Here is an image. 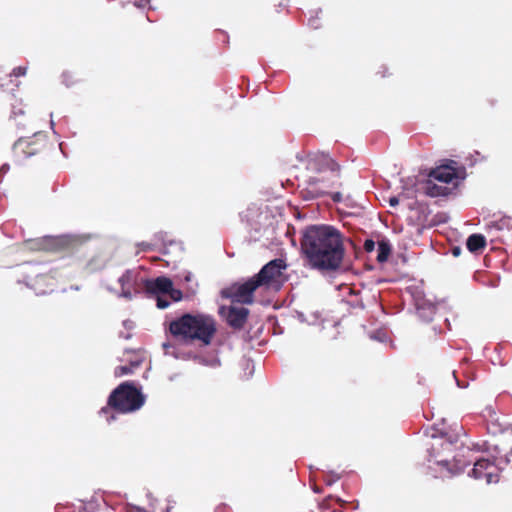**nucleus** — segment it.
Returning <instances> with one entry per match:
<instances>
[{"mask_svg":"<svg viewBox=\"0 0 512 512\" xmlns=\"http://www.w3.org/2000/svg\"><path fill=\"white\" fill-rule=\"evenodd\" d=\"M300 251L306 264L320 272L341 268L345 256L343 236L330 225H310L301 232Z\"/></svg>","mask_w":512,"mask_h":512,"instance_id":"nucleus-1","label":"nucleus"},{"mask_svg":"<svg viewBox=\"0 0 512 512\" xmlns=\"http://www.w3.org/2000/svg\"><path fill=\"white\" fill-rule=\"evenodd\" d=\"M169 332L183 343H199L209 346L217 332V323L213 316L204 313H185L169 323Z\"/></svg>","mask_w":512,"mask_h":512,"instance_id":"nucleus-2","label":"nucleus"},{"mask_svg":"<svg viewBox=\"0 0 512 512\" xmlns=\"http://www.w3.org/2000/svg\"><path fill=\"white\" fill-rule=\"evenodd\" d=\"M145 403V396L133 382H123L109 395L107 406L102 407L100 414L106 415L113 409L119 413H131L139 410Z\"/></svg>","mask_w":512,"mask_h":512,"instance_id":"nucleus-3","label":"nucleus"},{"mask_svg":"<svg viewBox=\"0 0 512 512\" xmlns=\"http://www.w3.org/2000/svg\"><path fill=\"white\" fill-rule=\"evenodd\" d=\"M52 148L46 135L34 133L32 138H19L13 145V157L17 163H22L28 158L39 156L46 157Z\"/></svg>","mask_w":512,"mask_h":512,"instance_id":"nucleus-4","label":"nucleus"},{"mask_svg":"<svg viewBox=\"0 0 512 512\" xmlns=\"http://www.w3.org/2000/svg\"><path fill=\"white\" fill-rule=\"evenodd\" d=\"M27 244L33 250L73 253L81 247L82 240L72 235L46 236L27 241Z\"/></svg>","mask_w":512,"mask_h":512,"instance_id":"nucleus-5","label":"nucleus"},{"mask_svg":"<svg viewBox=\"0 0 512 512\" xmlns=\"http://www.w3.org/2000/svg\"><path fill=\"white\" fill-rule=\"evenodd\" d=\"M261 287L254 276L244 283H234L222 290V296L230 299L233 303L252 304L254 292Z\"/></svg>","mask_w":512,"mask_h":512,"instance_id":"nucleus-6","label":"nucleus"},{"mask_svg":"<svg viewBox=\"0 0 512 512\" xmlns=\"http://www.w3.org/2000/svg\"><path fill=\"white\" fill-rule=\"evenodd\" d=\"M285 268L286 263L283 259H274L264 265L254 278L260 286L272 287L281 282Z\"/></svg>","mask_w":512,"mask_h":512,"instance_id":"nucleus-7","label":"nucleus"},{"mask_svg":"<svg viewBox=\"0 0 512 512\" xmlns=\"http://www.w3.org/2000/svg\"><path fill=\"white\" fill-rule=\"evenodd\" d=\"M143 285L148 294L156 296L159 309H165L170 305V302L163 297L171 289L172 280L170 278L159 276L155 279H146L143 281Z\"/></svg>","mask_w":512,"mask_h":512,"instance_id":"nucleus-8","label":"nucleus"},{"mask_svg":"<svg viewBox=\"0 0 512 512\" xmlns=\"http://www.w3.org/2000/svg\"><path fill=\"white\" fill-rule=\"evenodd\" d=\"M428 177L435 181L447 185L453 180L459 178L458 163L454 160H447L445 164L439 165L431 169Z\"/></svg>","mask_w":512,"mask_h":512,"instance_id":"nucleus-9","label":"nucleus"},{"mask_svg":"<svg viewBox=\"0 0 512 512\" xmlns=\"http://www.w3.org/2000/svg\"><path fill=\"white\" fill-rule=\"evenodd\" d=\"M471 476L475 479H485L488 484L497 483L499 481V473L495 464L484 458L475 462Z\"/></svg>","mask_w":512,"mask_h":512,"instance_id":"nucleus-10","label":"nucleus"},{"mask_svg":"<svg viewBox=\"0 0 512 512\" xmlns=\"http://www.w3.org/2000/svg\"><path fill=\"white\" fill-rule=\"evenodd\" d=\"M249 315V310L245 307L230 306L226 313V321L234 329L244 327Z\"/></svg>","mask_w":512,"mask_h":512,"instance_id":"nucleus-11","label":"nucleus"},{"mask_svg":"<svg viewBox=\"0 0 512 512\" xmlns=\"http://www.w3.org/2000/svg\"><path fill=\"white\" fill-rule=\"evenodd\" d=\"M420 189L423 194L429 197L447 196L452 192V188L439 183L430 177L421 183Z\"/></svg>","mask_w":512,"mask_h":512,"instance_id":"nucleus-12","label":"nucleus"},{"mask_svg":"<svg viewBox=\"0 0 512 512\" xmlns=\"http://www.w3.org/2000/svg\"><path fill=\"white\" fill-rule=\"evenodd\" d=\"M137 272L133 270H127L120 278L119 283L121 285V294L127 299H131L133 292L135 291V285L137 282Z\"/></svg>","mask_w":512,"mask_h":512,"instance_id":"nucleus-13","label":"nucleus"},{"mask_svg":"<svg viewBox=\"0 0 512 512\" xmlns=\"http://www.w3.org/2000/svg\"><path fill=\"white\" fill-rule=\"evenodd\" d=\"M467 249L472 253L481 252L486 246V239L481 234H472L466 242Z\"/></svg>","mask_w":512,"mask_h":512,"instance_id":"nucleus-14","label":"nucleus"},{"mask_svg":"<svg viewBox=\"0 0 512 512\" xmlns=\"http://www.w3.org/2000/svg\"><path fill=\"white\" fill-rule=\"evenodd\" d=\"M391 253V246L386 241H380L378 243V249H377V261L380 263H383L387 261L389 255Z\"/></svg>","mask_w":512,"mask_h":512,"instance_id":"nucleus-15","label":"nucleus"},{"mask_svg":"<svg viewBox=\"0 0 512 512\" xmlns=\"http://www.w3.org/2000/svg\"><path fill=\"white\" fill-rule=\"evenodd\" d=\"M327 164L330 167V170L336 176L337 180L333 181L330 185L326 186V188H340L342 187V183L340 182V166L333 159H328Z\"/></svg>","mask_w":512,"mask_h":512,"instance_id":"nucleus-16","label":"nucleus"},{"mask_svg":"<svg viewBox=\"0 0 512 512\" xmlns=\"http://www.w3.org/2000/svg\"><path fill=\"white\" fill-rule=\"evenodd\" d=\"M54 277L50 274H39L35 277L33 287L36 289L38 285L45 284L48 287H52L54 285Z\"/></svg>","mask_w":512,"mask_h":512,"instance_id":"nucleus-17","label":"nucleus"},{"mask_svg":"<svg viewBox=\"0 0 512 512\" xmlns=\"http://www.w3.org/2000/svg\"><path fill=\"white\" fill-rule=\"evenodd\" d=\"M24 115H25V111L21 107L17 108L15 106V104H13L12 118L15 121V125L19 128H26V126L29 122V121H26V122L18 121V117L24 116Z\"/></svg>","mask_w":512,"mask_h":512,"instance_id":"nucleus-18","label":"nucleus"},{"mask_svg":"<svg viewBox=\"0 0 512 512\" xmlns=\"http://www.w3.org/2000/svg\"><path fill=\"white\" fill-rule=\"evenodd\" d=\"M331 500H335L341 507H344L347 502L342 500L341 498H334L333 496H328L327 498H325L322 503L320 504V507L322 509H330L331 508V505H330V501Z\"/></svg>","mask_w":512,"mask_h":512,"instance_id":"nucleus-19","label":"nucleus"},{"mask_svg":"<svg viewBox=\"0 0 512 512\" xmlns=\"http://www.w3.org/2000/svg\"><path fill=\"white\" fill-rule=\"evenodd\" d=\"M167 296H169V298L174 301V302H177V301H180L183 297V294H182V291L179 290V289H175L173 287V284L171 285V289H169V291L167 292Z\"/></svg>","mask_w":512,"mask_h":512,"instance_id":"nucleus-20","label":"nucleus"},{"mask_svg":"<svg viewBox=\"0 0 512 512\" xmlns=\"http://www.w3.org/2000/svg\"><path fill=\"white\" fill-rule=\"evenodd\" d=\"M131 373H133V368L129 367L128 365L118 366L115 369L116 376H123Z\"/></svg>","mask_w":512,"mask_h":512,"instance_id":"nucleus-21","label":"nucleus"},{"mask_svg":"<svg viewBox=\"0 0 512 512\" xmlns=\"http://www.w3.org/2000/svg\"><path fill=\"white\" fill-rule=\"evenodd\" d=\"M27 72V68L26 67H22V66H19V67H16L12 70L11 74L9 75V77H20V76H24Z\"/></svg>","mask_w":512,"mask_h":512,"instance_id":"nucleus-22","label":"nucleus"},{"mask_svg":"<svg viewBox=\"0 0 512 512\" xmlns=\"http://www.w3.org/2000/svg\"><path fill=\"white\" fill-rule=\"evenodd\" d=\"M138 251L137 252H147L152 251L154 249V245L148 242H141L137 244Z\"/></svg>","mask_w":512,"mask_h":512,"instance_id":"nucleus-23","label":"nucleus"},{"mask_svg":"<svg viewBox=\"0 0 512 512\" xmlns=\"http://www.w3.org/2000/svg\"><path fill=\"white\" fill-rule=\"evenodd\" d=\"M363 247L367 253H371L375 250V242L372 239H366Z\"/></svg>","mask_w":512,"mask_h":512,"instance_id":"nucleus-24","label":"nucleus"},{"mask_svg":"<svg viewBox=\"0 0 512 512\" xmlns=\"http://www.w3.org/2000/svg\"><path fill=\"white\" fill-rule=\"evenodd\" d=\"M330 197H331L332 201L335 203H340L343 200L342 194L338 191L331 193Z\"/></svg>","mask_w":512,"mask_h":512,"instance_id":"nucleus-25","label":"nucleus"},{"mask_svg":"<svg viewBox=\"0 0 512 512\" xmlns=\"http://www.w3.org/2000/svg\"><path fill=\"white\" fill-rule=\"evenodd\" d=\"M141 362L142 361H140V360L131 361L128 366L133 368V371H134L136 368H138L141 365Z\"/></svg>","mask_w":512,"mask_h":512,"instance_id":"nucleus-26","label":"nucleus"},{"mask_svg":"<svg viewBox=\"0 0 512 512\" xmlns=\"http://www.w3.org/2000/svg\"><path fill=\"white\" fill-rule=\"evenodd\" d=\"M389 204H390L392 207L397 206V205L399 204V200H398V198H396V197H392V198H390V200H389Z\"/></svg>","mask_w":512,"mask_h":512,"instance_id":"nucleus-27","label":"nucleus"},{"mask_svg":"<svg viewBox=\"0 0 512 512\" xmlns=\"http://www.w3.org/2000/svg\"><path fill=\"white\" fill-rule=\"evenodd\" d=\"M322 182H324V179H322V178H314V179L310 182V185H311V186H314V185H317V184L322 183Z\"/></svg>","mask_w":512,"mask_h":512,"instance_id":"nucleus-28","label":"nucleus"},{"mask_svg":"<svg viewBox=\"0 0 512 512\" xmlns=\"http://www.w3.org/2000/svg\"><path fill=\"white\" fill-rule=\"evenodd\" d=\"M460 253H461V248H460V247H453V248H452V254H453L455 257L459 256V255H460Z\"/></svg>","mask_w":512,"mask_h":512,"instance_id":"nucleus-29","label":"nucleus"},{"mask_svg":"<svg viewBox=\"0 0 512 512\" xmlns=\"http://www.w3.org/2000/svg\"><path fill=\"white\" fill-rule=\"evenodd\" d=\"M68 77L69 75L68 74H63V79H64V82L66 83V85H69V81H68Z\"/></svg>","mask_w":512,"mask_h":512,"instance_id":"nucleus-30","label":"nucleus"},{"mask_svg":"<svg viewBox=\"0 0 512 512\" xmlns=\"http://www.w3.org/2000/svg\"><path fill=\"white\" fill-rule=\"evenodd\" d=\"M318 195L327 193L325 190L315 189Z\"/></svg>","mask_w":512,"mask_h":512,"instance_id":"nucleus-31","label":"nucleus"},{"mask_svg":"<svg viewBox=\"0 0 512 512\" xmlns=\"http://www.w3.org/2000/svg\"><path fill=\"white\" fill-rule=\"evenodd\" d=\"M170 347H171V345H170L169 343H163V348H164L165 350H167V349H168V348H170Z\"/></svg>","mask_w":512,"mask_h":512,"instance_id":"nucleus-32","label":"nucleus"},{"mask_svg":"<svg viewBox=\"0 0 512 512\" xmlns=\"http://www.w3.org/2000/svg\"><path fill=\"white\" fill-rule=\"evenodd\" d=\"M115 419V416L114 415H111L110 417H107V421L108 422H111L112 420Z\"/></svg>","mask_w":512,"mask_h":512,"instance_id":"nucleus-33","label":"nucleus"},{"mask_svg":"<svg viewBox=\"0 0 512 512\" xmlns=\"http://www.w3.org/2000/svg\"><path fill=\"white\" fill-rule=\"evenodd\" d=\"M185 280H186V281H189V280H190V276H189V275H187V276L185 277Z\"/></svg>","mask_w":512,"mask_h":512,"instance_id":"nucleus-34","label":"nucleus"},{"mask_svg":"<svg viewBox=\"0 0 512 512\" xmlns=\"http://www.w3.org/2000/svg\"><path fill=\"white\" fill-rule=\"evenodd\" d=\"M511 455H512V448H511Z\"/></svg>","mask_w":512,"mask_h":512,"instance_id":"nucleus-35","label":"nucleus"}]
</instances>
